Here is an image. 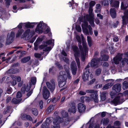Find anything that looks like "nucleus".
<instances>
[{
  "instance_id": "f257e3e1",
  "label": "nucleus",
  "mask_w": 128,
  "mask_h": 128,
  "mask_svg": "<svg viewBox=\"0 0 128 128\" xmlns=\"http://www.w3.org/2000/svg\"><path fill=\"white\" fill-rule=\"evenodd\" d=\"M81 36L82 41L83 48L82 49L81 48L82 46L80 44H81V41L80 38V36L78 35L76 36V38L78 42L80 44H78L79 47L81 51V58L82 60L84 61L85 60L86 57V55L87 52H88V49L87 47V45L86 44V42L84 41V39L82 35L81 34Z\"/></svg>"
},
{
  "instance_id": "f03ea898",
  "label": "nucleus",
  "mask_w": 128,
  "mask_h": 128,
  "mask_svg": "<svg viewBox=\"0 0 128 128\" xmlns=\"http://www.w3.org/2000/svg\"><path fill=\"white\" fill-rule=\"evenodd\" d=\"M113 60L114 62L116 64H118L120 62L122 64L126 63L128 64V52L118 54L114 58Z\"/></svg>"
},
{
  "instance_id": "7ed1b4c3",
  "label": "nucleus",
  "mask_w": 128,
  "mask_h": 128,
  "mask_svg": "<svg viewBox=\"0 0 128 128\" xmlns=\"http://www.w3.org/2000/svg\"><path fill=\"white\" fill-rule=\"evenodd\" d=\"M103 53V52L102 51L101 52V56L102 59L99 60L98 59H94L91 61L90 63L91 66L94 67H97L98 66V65L99 64L100 62H100L102 61H106L108 60V56L106 55H104L102 56V54Z\"/></svg>"
},
{
  "instance_id": "20e7f679",
  "label": "nucleus",
  "mask_w": 128,
  "mask_h": 128,
  "mask_svg": "<svg viewBox=\"0 0 128 128\" xmlns=\"http://www.w3.org/2000/svg\"><path fill=\"white\" fill-rule=\"evenodd\" d=\"M128 95V90H127L123 92V94H119L112 101V102L115 105L122 103L124 101L122 98L123 96Z\"/></svg>"
},
{
  "instance_id": "39448f33",
  "label": "nucleus",
  "mask_w": 128,
  "mask_h": 128,
  "mask_svg": "<svg viewBox=\"0 0 128 128\" xmlns=\"http://www.w3.org/2000/svg\"><path fill=\"white\" fill-rule=\"evenodd\" d=\"M128 95V90H127L123 92V94H119L112 101V102L115 105L122 103L124 101L122 98L123 96Z\"/></svg>"
},
{
  "instance_id": "423d86ee",
  "label": "nucleus",
  "mask_w": 128,
  "mask_h": 128,
  "mask_svg": "<svg viewBox=\"0 0 128 128\" xmlns=\"http://www.w3.org/2000/svg\"><path fill=\"white\" fill-rule=\"evenodd\" d=\"M93 9L92 7H90L88 12L89 15H86L84 17V18H86L87 20L89 22L90 24L92 27H94V14L92 13Z\"/></svg>"
},
{
  "instance_id": "0eeeda50",
  "label": "nucleus",
  "mask_w": 128,
  "mask_h": 128,
  "mask_svg": "<svg viewBox=\"0 0 128 128\" xmlns=\"http://www.w3.org/2000/svg\"><path fill=\"white\" fill-rule=\"evenodd\" d=\"M82 27L83 31L86 34H88V31L87 28L88 29L90 34L91 35L92 34V29L90 26H88V23L86 21H85L82 24Z\"/></svg>"
},
{
  "instance_id": "6e6552de",
  "label": "nucleus",
  "mask_w": 128,
  "mask_h": 128,
  "mask_svg": "<svg viewBox=\"0 0 128 128\" xmlns=\"http://www.w3.org/2000/svg\"><path fill=\"white\" fill-rule=\"evenodd\" d=\"M88 93H93L90 95V100H93L95 102L98 103V94L97 92L94 90H87Z\"/></svg>"
},
{
  "instance_id": "1a4fd4ad",
  "label": "nucleus",
  "mask_w": 128,
  "mask_h": 128,
  "mask_svg": "<svg viewBox=\"0 0 128 128\" xmlns=\"http://www.w3.org/2000/svg\"><path fill=\"white\" fill-rule=\"evenodd\" d=\"M121 87V85L120 84H116L113 86L112 91L110 93V94L112 98L114 96L120 91Z\"/></svg>"
},
{
  "instance_id": "9d476101",
  "label": "nucleus",
  "mask_w": 128,
  "mask_h": 128,
  "mask_svg": "<svg viewBox=\"0 0 128 128\" xmlns=\"http://www.w3.org/2000/svg\"><path fill=\"white\" fill-rule=\"evenodd\" d=\"M72 49L74 52V56L77 63L78 66L79 67L80 63L78 57L80 56L79 52L78 47L75 46H72Z\"/></svg>"
},
{
  "instance_id": "9b49d317",
  "label": "nucleus",
  "mask_w": 128,
  "mask_h": 128,
  "mask_svg": "<svg viewBox=\"0 0 128 128\" xmlns=\"http://www.w3.org/2000/svg\"><path fill=\"white\" fill-rule=\"evenodd\" d=\"M90 64V63L89 64L86 66L85 68L86 70V71H84V73L83 74L82 79L85 81L88 80L89 79L90 73L89 69L87 68L89 67L90 65L91 66V64Z\"/></svg>"
},
{
  "instance_id": "f8f14e48",
  "label": "nucleus",
  "mask_w": 128,
  "mask_h": 128,
  "mask_svg": "<svg viewBox=\"0 0 128 128\" xmlns=\"http://www.w3.org/2000/svg\"><path fill=\"white\" fill-rule=\"evenodd\" d=\"M109 1L110 4L112 6L115 7H118L119 6V2L118 1H115L112 3V0H104L102 4L104 6L108 5V4Z\"/></svg>"
},
{
  "instance_id": "ddd939ff",
  "label": "nucleus",
  "mask_w": 128,
  "mask_h": 128,
  "mask_svg": "<svg viewBox=\"0 0 128 128\" xmlns=\"http://www.w3.org/2000/svg\"><path fill=\"white\" fill-rule=\"evenodd\" d=\"M63 119L62 118L58 117L54 120L53 122L54 126L52 128H60L59 124L63 121Z\"/></svg>"
},
{
  "instance_id": "4468645a",
  "label": "nucleus",
  "mask_w": 128,
  "mask_h": 128,
  "mask_svg": "<svg viewBox=\"0 0 128 128\" xmlns=\"http://www.w3.org/2000/svg\"><path fill=\"white\" fill-rule=\"evenodd\" d=\"M11 77L12 80V84L13 86H15L16 84V82H19L21 81V78L19 76H16L12 75Z\"/></svg>"
},
{
  "instance_id": "2eb2a0df",
  "label": "nucleus",
  "mask_w": 128,
  "mask_h": 128,
  "mask_svg": "<svg viewBox=\"0 0 128 128\" xmlns=\"http://www.w3.org/2000/svg\"><path fill=\"white\" fill-rule=\"evenodd\" d=\"M14 35V32H12L10 34H8V36L6 42L7 44H9L12 42Z\"/></svg>"
},
{
  "instance_id": "dca6fc26",
  "label": "nucleus",
  "mask_w": 128,
  "mask_h": 128,
  "mask_svg": "<svg viewBox=\"0 0 128 128\" xmlns=\"http://www.w3.org/2000/svg\"><path fill=\"white\" fill-rule=\"evenodd\" d=\"M42 93L44 98L45 99H47L49 96L50 93L46 86H44L43 88Z\"/></svg>"
},
{
  "instance_id": "f3484780",
  "label": "nucleus",
  "mask_w": 128,
  "mask_h": 128,
  "mask_svg": "<svg viewBox=\"0 0 128 128\" xmlns=\"http://www.w3.org/2000/svg\"><path fill=\"white\" fill-rule=\"evenodd\" d=\"M78 111L80 113L84 112L86 109V106L85 105L82 103H79L78 105Z\"/></svg>"
},
{
  "instance_id": "a211bd4d",
  "label": "nucleus",
  "mask_w": 128,
  "mask_h": 128,
  "mask_svg": "<svg viewBox=\"0 0 128 128\" xmlns=\"http://www.w3.org/2000/svg\"><path fill=\"white\" fill-rule=\"evenodd\" d=\"M124 13V16L122 17V23L124 24H126L128 22V11L126 10Z\"/></svg>"
},
{
  "instance_id": "6ab92c4d",
  "label": "nucleus",
  "mask_w": 128,
  "mask_h": 128,
  "mask_svg": "<svg viewBox=\"0 0 128 128\" xmlns=\"http://www.w3.org/2000/svg\"><path fill=\"white\" fill-rule=\"evenodd\" d=\"M46 84L47 87L50 89L51 92H53L55 88L54 82L52 81L51 83L47 82Z\"/></svg>"
},
{
  "instance_id": "aec40b11",
  "label": "nucleus",
  "mask_w": 128,
  "mask_h": 128,
  "mask_svg": "<svg viewBox=\"0 0 128 128\" xmlns=\"http://www.w3.org/2000/svg\"><path fill=\"white\" fill-rule=\"evenodd\" d=\"M71 68L72 69V72L73 74L74 75L76 73L77 67L75 62H73L71 64Z\"/></svg>"
},
{
  "instance_id": "412c9836",
  "label": "nucleus",
  "mask_w": 128,
  "mask_h": 128,
  "mask_svg": "<svg viewBox=\"0 0 128 128\" xmlns=\"http://www.w3.org/2000/svg\"><path fill=\"white\" fill-rule=\"evenodd\" d=\"M42 22H40L38 25L36 30V31L37 33H40L44 32L43 29L41 28L42 26Z\"/></svg>"
},
{
  "instance_id": "4be33fe9",
  "label": "nucleus",
  "mask_w": 128,
  "mask_h": 128,
  "mask_svg": "<svg viewBox=\"0 0 128 128\" xmlns=\"http://www.w3.org/2000/svg\"><path fill=\"white\" fill-rule=\"evenodd\" d=\"M50 123V118L46 119V122L43 123L42 126V128H50L48 126L49 124Z\"/></svg>"
},
{
  "instance_id": "5701e85b",
  "label": "nucleus",
  "mask_w": 128,
  "mask_h": 128,
  "mask_svg": "<svg viewBox=\"0 0 128 128\" xmlns=\"http://www.w3.org/2000/svg\"><path fill=\"white\" fill-rule=\"evenodd\" d=\"M30 88L31 86L30 85L28 86L27 85L24 84L21 89V91L23 93H24L26 91L27 92L29 90H30Z\"/></svg>"
},
{
  "instance_id": "b1692460",
  "label": "nucleus",
  "mask_w": 128,
  "mask_h": 128,
  "mask_svg": "<svg viewBox=\"0 0 128 128\" xmlns=\"http://www.w3.org/2000/svg\"><path fill=\"white\" fill-rule=\"evenodd\" d=\"M66 79H62L59 80V78H58V80L59 82V86L60 87H62L66 84Z\"/></svg>"
},
{
  "instance_id": "393cba45",
  "label": "nucleus",
  "mask_w": 128,
  "mask_h": 128,
  "mask_svg": "<svg viewBox=\"0 0 128 128\" xmlns=\"http://www.w3.org/2000/svg\"><path fill=\"white\" fill-rule=\"evenodd\" d=\"M76 111V108L75 104H72L71 107L68 110V112H69L73 113L75 112Z\"/></svg>"
},
{
  "instance_id": "a878e982",
  "label": "nucleus",
  "mask_w": 128,
  "mask_h": 128,
  "mask_svg": "<svg viewBox=\"0 0 128 128\" xmlns=\"http://www.w3.org/2000/svg\"><path fill=\"white\" fill-rule=\"evenodd\" d=\"M60 76L58 77L59 80L63 79H66V73L64 71H61L60 73Z\"/></svg>"
},
{
  "instance_id": "bb28decb",
  "label": "nucleus",
  "mask_w": 128,
  "mask_h": 128,
  "mask_svg": "<svg viewBox=\"0 0 128 128\" xmlns=\"http://www.w3.org/2000/svg\"><path fill=\"white\" fill-rule=\"evenodd\" d=\"M110 13L112 18H114L116 17V11L114 8H112L110 10Z\"/></svg>"
},
{
  "instance_id": "cd10ccee",
  "label": "nucleus",
  "mask_w": 128,
  "mask_h": 128,
  "mask_svg": "<svg viewBox=\"0 0 128 128\" xmlns=\"http://www.w3.org/2000/svg\"><path fill=\"white\" fill-rule=\"evenodd\" d=\"M34 24H36L37 23L36 22H32L30 23L28 22L26 23H23V24H24V26L28 28L33 27L34 26Z\"/></svg>"
},
{
  "instance_id": "c85d7f7f",
  "label": "nucleus",
  "mask_w": 128,
  "mask_h": 128,
  "mask_svg": "<svg viewBox=\"0 0 128 128\" xmlns=\"http://www.w3.org/2000/svg\"><path fill=\"white\" fill-rule=\"evenodd\" d=\"M106 93L105 92L100 93V97L101 100L102 101H104L105 100Z\"/></svg>"
},
{
  "instance_id": "c756f323",
  "label": "nucleus",
  "mask_w": 128,
  "mask_h": 128,
  "mask_svg": "<svg viewBox=\"0 0 128 128\" xmlns=\"http://www.w3.org/2000/svg\"><path fill=\"white\" fill-rule=\"evenodd\" d=\"M40 48L42 49H43L44 50H45L46 51H48L50 50L51 48L50 47H46V46H44V45H41L40 47Z\"/></svg>"
},
{
  "instance_id": "7c9ffc66",
  "label": "nucleus",
  "mask_w": 128,
  "mask_h": 128,
  "mask_svg": "<svg viewBox=\"0 0 128 128\" xmlns=\"http://www.w3.org/2000/svg\"><path fill=\"white\" fill-rule=\"evenodd\" d=\"M30 56H28L22 58L21 60V62L23 63H25L28 61L30 59Z\"/></svg>"
},
{
  "instance_id": "2f4dec72",
  "label": "nucleus",
  "mask_w": 128,
  "mask_h": 128,
  "mask_svg": "<svg viewBox=\"0 0 128 128\" xmlns=\"http://www.w3.org/2000/svg\"><path fill=\"white\" fill-rule=\"evenodd\" d=\"M64 68L66 72V74L68 78L70 79L71 78V76L70 75L69 70V66H65Z\"/></svg>"
},
{
  "instance_id": "473e14b6",
  "label": "nucleus",
  "mask_w": 128,
  "mask_h": 128,
  "mask_svg": "<svg viewBox=\"0 0 128 128\" xmlns=\"http://www.w3.org/2000/svg\"><path fill=\"white\" fill-rule=\"evenodd\" d=\"M128 88V83L126 81H124L123 83L122 88L124 90Z\"/></svg>"
},
{
  "instance_id": "72a5a7b5",
  "label": "nucleus",
  "mask_w": 128,
  "mask_h": 128,
  "mask_svg": "<svg viewBox=\"0 0 128 128\" xmlns=\"http://www.w3.org/2000/svg\"><path fill=\"white\" fill-rule=\"evenodd\" d=\"M101 8V6L100 4H97L96 5V10L95 12H96L98 13L100 12V8Z\"/></svg>"
},
{
  "instance_id": "f704fd0d",
  "label": "nucleus",
  "mask_w": 128,
  "mask_h": 128,
  "mask_svg": "<svg viewBox=\"0 0 128 128\" xmlns=\"http://www.w3.org/2000/svg\"><path fill=\"white\" fill-rule=\"evenodd\" d=\"M128 6V4H125L124 2H122L121 3V8L122 9H125Z\"/></svg>"
},
{
  "instance_id": "c9c22d12",
  "label": "nucleus",
  "mask_w": 128,
  "mask_h": 128,
  "mask_svg": "<svg viewBox=\"0 0 128 128\" xmlns=\"http://www.w3.org/2000/svg\"><path fill=\"white\" fill-rule=\"evenodd\" d=\"M54 106L52 105H50L47 110V113L48 114L51 112L54 109Z\"/></svg>"
},
{
  "instance_id": "e433bc0d",
  "label": "nucleus",
  "mask_w": 128,
  "mask_h": 128,
  "mask_svg": "<svg viewBox=\"0 0 128 128\" xmlns=\"http://www.w3.org/2000/svg\"><path fill=\"white\" fill-rule=\"evenodd\" d=\"M109 121V120L108 119H103L101 120V122L104 125H106L108 123Z\"/></svg>"
},
{
  "instance_id": "4c0bfd02",
  "label": "nucleus",
  "mask_w": 128,
  "mask_h": 128,
  "mask_svg": "<svg viewBox=\"0 0 128 128\" xmlns=\"http://www.w3.org/2000/svg\"><path fill=\"white\" fill-rule=\"evenodd\" d=\"M21 101L20 99H17L15 98H14L12 100V103L17 104L18 103Z\"/></svg>"
},
{
  "instance_id": "58836bf2",
  "label": "nucleus",
  "mask_w": 128,
  "mask_h": 128,
  "mask_svg": "<svg viewBox=\"0 0 128 128\" xmlns=\"http://www.w3.org/2000/svg\"><path fill=\"white\" fill-rule=\"evenodd\" d=\"M30 31L29 29H27L25 32L24 34V37H25L30 36Z\"/></svg>"
},
{
  "instance_id": "ea45409f",
  "label": "nucleus",
  "mask_w": 128,
  "mask_h": 128,
  "mask_svg": "<svg viewBox=\"0 0 128 128\" xmlns=\"http://www.w3.org/2000/svg\"><path fill=\"white\" fill-rule=\"evenodd\" d=\"M54 40H49L46 42V44H51L52 46L54 45Z\"/></svg>"
},
{
  "instance_id": "a19ab883",
  "label": "nucleus",
  "mask_w": 128,
  "mask_h": 128,
  "mask_svg": "<svg viewBox=\"0 0 128 128\" xmlns=\"http://www.w3.org/2000/svg\"><path fill=\"white\" fill-rule=\"evenodd\" d=\"M87 41L89 46H91L92 44V40L91 38L89 36H87Z\"/></svg>"
},
{
  "instance_id": "79ce46f5",
  "label": "nucleus",
  "mask_w": 128,
  "mask_h": 128,
  "mask_svg": "<svg viewBox=\"0 0 128 128\" xmlns=\"http://www.w3.org/2000/svg\"><path fill=\"white\" fill-rule=\"evenodd\" d=\"M111 86L110 84H109L108 83L104 86L102 89L103 90H105L110 88Z\"/></svg>"
},
{
  "instance_id": "37998d69",
  "label": "nucleus",
  "mask_w": 128,
  "mask_h": 128,
  "mask_svg": "<svg viewBox=\"0 0 128 128\" xmlns=\"http://www.w3.org/2000/svg\"><path fill=\"white\" fill-rule=\"evenodd\" d=\"M32 111L33 114L34 115H37L38 114V112L37 109L36 108L32 109Z\"/></svg>"
},
{
  "instance_id": "c03bdc74",
  "label": "nucleus",
  "mask_w": 128,
  "mask_h": 128,
  "mask_svg": "<svg viewBox=\"0 0 128 128\" xmlns=\"http://www.w3.org/2000/svg\"><path fill=\"white\" fill-rule=\"evenodd\" d=\"M31 83L33 84H35L36 82V78L35 77L32 78H31Z\"/></svg>"
},
{
  "instance_id": "a18cd8bd",
  "label": "nucleus",
  "mask_w": 128,
  "mask_h": 128,
  "mask_svg": "<svg viewBox=\"0 0 128 128\" xmlns=\"http://www.w3.org/2000/svg\"><path fill=\"white\" fill-rule=\"evenodd\" d=\"M114 81V80L112 79L108 80L106 81V82H108V83L109 84H110L111 86L113 84V82Z\"/></svg>"
},
{
  "instance_id": "49530a36",
  "label": "nucleus",
  "mask_w": 128,
  "mask_h": 128,
  "mask_svg": "<svg viewBox=\"0 0 128 128\" xmlns=\"http://www.w3.org/2000/svg\"><path fill=\"white\" fill-rule=\"evenodd\" d=\"M101 72V70L100 68L96 70L95 71V74L96 76H98L100 75Z\"/></svg>"
},
{
  "instance_id": "de8ad7c7",
  "label": "nucleus",
  "mask_w": 128,
  "mask_h": 128,
  "mask_svg": "<svg viewBox=\"0 0 128 128\" xmlns=\"http://www.w3.org/2000/svg\"><path fill=\"white\" fill-rule=\"evenodd\" d=\"M61 114L64 118L67 117L68 116V113L64 111H63L61 112Z\"/></svg>"
},
{
  "instance_id": "09e8293b",
  "label": "nucleus",
  "mask_w": 128,
  "mask_h": 128,
  "mask_svg": "<svg viewBox=\"0 0 128 128\" xmlns=\"http://www.w3.org/2000/svg\"><path fill=\"white\" fill-rule=\"evenodd\" d=\"M42 37H40L38 38L36 42L37 44H38V43L42 42Z\"/></svg>"
},
{
  "instance_id": "8fccbe9b",
  "label": "nucleus",
  "mask_w": 128,
  "mask_h": 128,
  "mask_svg": "<svg viewBox=\"0 0 128 128\" xmlns=\"http://www.w3.org/2000/svg\"><path fill=\"white\" fill-rule=\"evenodd\" d=\"M76 30L79 32L81 31V29L80 26H79L77 25L76 26Z\"/></svg>"
},
{
  "instance_id": "3c124183",
  "label": "nucleus",
  "mask_w": 128,
  "mask_h": 128,
  "mask_svg": "<svg viewBox=\"0 0 128 128\" xmlns=\"http://www.w3.org/2000/svg\"><path fill=\"white\" fill-rule=\"evenodd\" d=\"M22 95L21 92L20 91H18L16 97L17 98H20L22 97Z\"/></svg>"
},
{
  "instance_id": "603ef678",
  "label": "nucleus",
  "mask_w": 128,
  "mask_h": 128,
  "mask_svg": "<svg viewBox=\"0 0 128 128\" xmlns=\"http://www.w3.org/2000/svg\"><path fill=\"white\" fill-rule=\"evenodd\" d=\"M24 31L22 30H20V32L18 31V32L17 34L16 35V37H18L20 34H21Z\"/></svg>"
},
{
  "instance_id": "864d4df0",
  "label": "nucleus",
  "mask_w": 128,
  "mask_h": 128,
  "mask_svg": "<svg viewBox=\"0 0 128 128\" xmlns=\"http://www.w3.org/2000/svg\"><path fill=\"white\" fill-rule=\"evenodd\" d=\"M13 11L14 12H16L17 11V8L16 6H14L13 7Z\"/></svg>"
},
{
  "instance_id": "5fc2aeb1",
  "label": "nucleus",
  "mask_w": 128,
  "mask_h": 128,
  "mask_svg": "<svg viewBox=\"0 0 128 128\" xmlns=\"http://www.w3.org/2000/svg\"><path fill=\"white\" fill-rule=\"evenodd\" d=\"M39 106L40 109H42L43 107V102L42 101H40L39 103Z\"/></svg>"
},
{
  "instance_id": "6e6d98bb",
  "label": "nucleus",
  "mask_w": 128,
  "mask_h": 128,
  "mask_svg": "<svg viewBox=\"0 0 128 128\" xmlns=\"http://www.w3.org/2000/svg\"><path fill=\"white\" fill-rule=\"evenodd\" d=\"M85 98L86 100H88V99L89 98V97H84V96H82L81 97L80 99L81 100V101L82 102L84 101V99Z\"/></svg>"
},
{
  "instance_id": "4d7b16f0",
  "label": "nucleus",
  "mask_w": 128,
  "mask_h": 128,
  "mask_svg": "<svg viewBox=\"0 0 128 128\" xmlns=\"http://www.w3.org/2000/svg\"><path fill=\"white\" fill-rule=\"evenodd\" d=\"M95 4V3L94 1H91L90 3V7H92L94 6Z\"/></svg>"
},
{
  "instance_id": "13d9d810",
  "label": "nucleus",
  "mask_w": 128,
  "mask_h": 128,
  "mask_svg": "<svg viewBox=\"0 0 128 128\" xmlns=\"http://www.w3.org/2000/svg\"><path fill=\"white\" fill-rule=\"evenodd\" d=\"M34 56L36 57L39 58L40 57L41 54H40L36 53L34 54Z\"/></svg>"
},
{
  "instance_id": "bf43d9fd",
  "label": "nucleus",
  "mask_w": 128,
  "mask_h": 128,
  "mask_svg": "<svg viewBox=\"0 0 128 128\" xmlns=\"http://www.w3.org/2000/svg\"><path fill=\"white\" fill-rule=\"evenodd\" d=\"M120 124V122L118 121H116L114 123V125L115 126H119Z\"/></svg>"
},
{
  "instance_id": "052dcab7",
  "label": "nucleus",
  "mask_w": 128,
  "mask_h": 128,
  "mask_svg": "<svg viewBox=\"0 0 128 128\" xmlns=\"http://www.w3.org/2000/svg\"><path fill=\"white\" fill-rule=\"evenodd\" d=\"M119 40V38L118 37H114L113 38V41L115 42H117Z\"/></svg>"
},
{
  "instance_id": "680f3d73",
  "label": "nucleus",
  "mask_w": 128,
  "mask_h": 128,
  "mask_svg": "<svg viewBox=\"0 0 128 128\" xmlns=\"http://www.w3.org/2000/svg\"><path fill=\"white\" fill-rule=\"evenodd\" d=\"M23 23H20V24L18 26V27L19 28H22V26H24V24H23Z\"/></svg>"
},
{
  "instance_id": "e2e57ef3",
  "label": "nucleus",
  "mask_w": 128,
  "mask_h": 128,
  "mask_svg": "<svg viewBox=\"0 0 128 128\" xmlns=\"http://www.w3.org/2000/svg\"><path fill=\"white\" fill-rule=\"evenodd\" d=\"M11 100V98L10 97H8L6 100V102L8 103Z\"/></svg>"
},
{
  "instance_id": "0e129e2a",
  "label": "nucleus",
  "mask_w": 128,
  "mask_h": 128,
  "mask_svg": "<svg viewBox=\"0 0 128 128\" xmlns=\"http://www.w3.org/2000/svg\"><path fill=\"white\" fill-rule=\"evenodd\" d=\"M79 94L81 95H83L85 94H86V92L83 91H81L80 92Z\"/></svg>"
},
{
  "instance_id": "69168bd1",
  "label": "nucleus",
  "mask_w": 128,
  "mask_h": 128,
  "mask_svg": "<svg viewBox=\"0 0 128 128\" xmlns=\"http://www.w3.org/2000/svg\"><path fill=\"white\" fill-rule=\"evenodd\" d=\"M31 7V6H24L23 7H22L21 8V10H22V9H23L24 8H30Z\"/></svg>"
},
{
  "instance_id": "338daca9",
  "label": "nucleus",
  "mask_w": 128,
  "mask_h": 128,
  "mask_svg": "<svg viewBox=\"0 0 128 128\" xmlns=\"http://www.w3.org/2000/svg\"><path fill=\"white\" fill-rule=\"evenodd\" d=\"M95 81V79L94 78L92 80H91L90 81L89 84H92Z\"/></svg>"
},
{
  "instance_id": "774afa93",
  "label": "nucleus",
  "mask_w": 128,
  "mask_h": 128,
  "mask_svg": "<svg viewBox=\"0 0 128 128\" xmlns=\"http://www.w3.org/2000/svg\"><path fill=\"white\" fill-rule=\"evenodd\" d=\"M26 118L27 119L29 120H30L31 121L32 120V118L30 117V116L29 115H27L26 116Z\"/></svg>"
}]
</instances>
